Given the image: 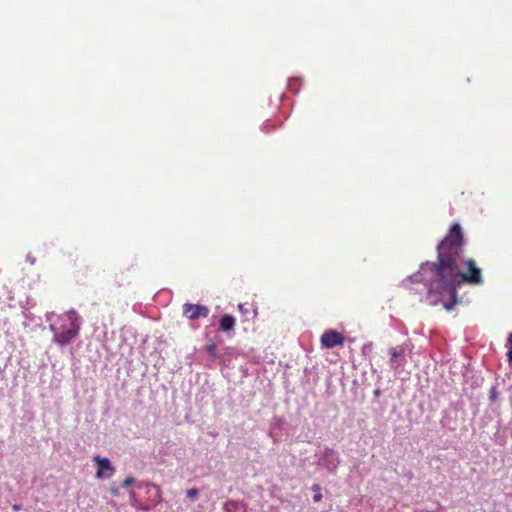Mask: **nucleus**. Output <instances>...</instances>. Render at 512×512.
Returning <instances> with one entry per match:
<instances>
[{"instance_id":"obj_18","label":"nucleus","mask_w":512,"mask_h":512,"mask_svg":"<svg viewBox=\"0 0 512 512\" xmlns=\"http://www.w3.org/2000/svg\"><path fill=\"white\" fill-rule=\"evenodd\" d=\"M238 308H239L240 310H243V305H242V304H239Z\"/></svg>"},{"instance_id":"obj_9","label":"nucleus","mask_w":512,"mask_h":512,"mask_svg":"<svg viewBox=\"0 0 512 512\" xmlns=\"http://www.w3.org/2000/svg\"><path fill=\"white\" fill-rule=\"evenodd\" d=\"M205 350L212 357H216L217 346L214 342L211 341L210 343L206 344Z\"/></svg>"},{"instance_id":"obj_15","label":"nucleus","mask_w":512,"mask_h":512,"mask_svg":"<svg viewBox=\"0 0 512 512\" xmlns=\"http://www.w3.org/2000/svg\"><path fill=\"white\" fill-rule=\"evenodd\" d=\"M508 342H509L510 344H512V332L509 334Z\"/></svg>"},{"instance_id":"obj_13","label":"nucleus","mask_w":512,"mask_h":512,"mask_svg":"<svg viewBox=\"0 0 512 512\" xmlns=\"http://www.w3.org/2000/svg\"><path fill=\"white\" fill-rule=\"evenodd\" d=\"M507 357L509 361H512V349L507 352Z\"/></svg>"},{"instance_id":"obj_19","label":"nucleus","mask_w":512,"mask_h":512,"mask_svg":"<svg viewBox=\"0 0 512 512\" xmlns=\"http://www.w3.org/2000/svg\"><path fill=\"white\" fill-rule=\"evenodd\" d=\"M13 508H14L15 510H18V509H19V506H18V505H14V506H13Z\"/></svg>"},{"instance_id":"obj_11","label":"nucleus","mask_w":512,"mask_h":512,"mask_svg":"<svg viewBox=\"0 0 512 512\" xmlns=\"http://www.w3.org/2000/svg\"><path fill=\"white\" fill-rule=\"evenodd\" d=\"M135 482V479L133 477H127L122 482V487L128 488L130 485H132Z\"/></svg>"},{"instance_id":"obj_5","label":"nucleus","mask_w":512,"mask_h":512,"mask_svg":"<svg viewBox=\"0 0 512 512\" xmlns=\"http://www.w3.org/2000/svg\"><path fill=\"white\" fill-rule=\"evenodd\" d=\"M93 461L97 464L96 478H110L114 474L115 469L109 459L96 455L93 457Z\"/></svg>"},{"instance_id":"obj_12","label":"nucleus","mask_w":512,"mask_h":512,"mask_svg":"<svg viewBox=\"0 0 512 512\" xmlns=\"http://www.w3.org/2000/svg\"><path fill=\"white\" fill-rule=\"evenodd\" d=\"M321 499H322V494L320 493V491H317V493L313 496V500L315 502H319Z\"/></svg>"},{"instance_id":"obj_8","label":"nucleus","mask_w":512,"mask_h":512,"mask_svg":"<svg viewBox=\"0 0 512 512\" xmlns=\"http://www.w3.org/2000/svg\"><path fill=\"white\" fill-rule=\"evenodd\" d=\"M323 460H324V464L327 466V468L330 471L335 470L339 463L337 452L334 451L333 449L325 450Z\"/></svg>"},{"instance_id":"obj_6","label":"nucleus","mask_w":512,"mask_h":512,"mask_svg":"<svg viewBox=\"0 0 512 512\" xmlns=\"http://www.w3.org/2000/svg\"><path fill=\"white\" fill-rule=\"evenodd\" d=\"M405 352H406V349L402 345L390 348V350H389V354L391 357L390 358V366L393 369L397 370L400 367L404 366V364L406 362Z\"/></svg>"},{"instance_id":"obj_16","label":"nucleus","mask_w":512,"mask_h":512,"mask_svg":"<svg viewBox=\"0 0 512 512\" xmlns=\"http://www.w3.org/2000/svg\"><path fill=\"white\" fill-rule=\"evenodd\" d=\"M29 261H30L31 264H34V262H35V260L32 259V258H29Z\"/></svg>"},{"instance_id":"obj_20","label":"nucleus","mask_w":512,"mask_h":512,"mask_svg":"<svg viewBox=\"0 0 512 512\" xmlns=\"http://www.w3.org/2000/svg\"><path fill=\"white\" fill-rule=\"evenodd\" d=\"M113 493H114L115 495H117V494H118V491H117V490H113Z\"/></svg>"},{"instance_id":"obj_14","label":"nucleus","mask_w":512,"mask_h":512,"mask_svg":"<svg viewBox=\"0 0 512 512\" xmlns=\"http://www.w3.org/2000/svg\"><path fill=\"white\" fill-rule=\"evenodd\" d=\"M312 489H313L314 491H320V486H319L318 484H314V485H313V487H312Z\"/></svg>"},{"instance_id":"obj_3","label":"nucleus","mask_w":512,"mask_h":512,"mask_svg":"<svg viewBox=\"0 0 512 512\" xmlns=\"http://www.w3.org/2000/svg\"><path fill=\"white\" fill-rule=\"evenodd\" d=\"M345 337L338 331L328 330L325 331L320 338V343L323 348L332 349L336 346H343Z\"/></svg>"},{"instance_id":"obj_4","label":"nucleus","mask_w":512,"mask_h":512,"mask_svg":"<svg viewBox=\"0 0 512 512\" xmlns=\"http://www.w3.org/2000/svg\"><path fill=\"white\" fill-rule=\"evenodd\" d=\"M183 315L190 320H196L200 317L206 318L209 315V309L204 305L185 303L183 305Z\"/></svg>"},{"instance_id":"obj_17","label":"nucleus","mask_w":512,"mask_h":512,"mask_svg":"<svg viewBox=\"0 0 512 512\" xmlns=\"http://www.w3.org/2000/svg\"><path fill=\"white\" fill-rule=\"evenodd\" d=\"M29 261H30L31 264H34V262H35V260L32 259V258H29Z\"/></svg>"},{"instance_id":"obj_10","label":"nucleus","mask_w":512,"mask_h":512,"mask_svg":"<svg viewBox=\"0 0 512 512\" xmlns=\"http://www.w3.org/2000/svg\"><path fill=\"white\" fill-rule=\"evenodd\" d=\"M198 490L196 488H191L187 490V497L191 500H194L198 495Z\"/></svg>"},{"instance_id":"obj_1","label":"nucleus","mask_w":512,"mask_h":512,"mask_svg":"<svg viewBox=\"0 0 512 512\" xmlns=\"http://www.w3.org/2000/svg\"><path fill=\"white\" fill-rule=\"evenodd\" d=\"M464 233L459 223H454L437 246V261L426 262L420 271L411 276L413 281H421L428 276V295L435 296L431 303L436 305L440 296L449 295L452 301L444 304L451 311L455 304L456 288L462 284L472 286L483 284L482 270L474 259H463Z\"/></svg>"},{"instance_id":"obj_7","label":"nucleus","mask_w":512,"mask_h":512,"mask_svg":"<svg viewBox=\"0 0 512 512\" xmlns=\"http://www.w3.org/2000/svg\"><path fill=\"white\" fill-rule=\"evenodd\" d=\"M235 325L236 319L230 314L223 315L219 320V329L225 333L232 332L235 328Z\"/></svg>"},{"instance_id":"obj_2","label":"nucleus","mask_w":512,"mask_h":512,"mask_svg":"<svg viewBox=\"0 0 512 512\" xmlns=\"http://www.w3.org/2000/svg\"><path fill=\"white\" fill-rule=\"evenodd\" d=\"M60 325L52 324L51 330L54 332V342L60 346L71 343L80 332V318L75 310H69L59 317Z\"/></svg>"}]
</instances>
